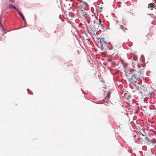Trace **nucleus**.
I'll return each instance as SVG.
<instances>
[{
  "label": "nucleus",
  "mask_w": 156,
  "mask_h": 156,
  "mask_svg": "<svg viewBox=\"0 0 156 156\" xmlns=\"http://www.w3.org/2000/svg\"><path fill=\"white\" fill-rule=\"evenodd\" d=\"M96 20L97 19L94 15H92L89 17V23H92L90 27L94 31L97 30L99 27L98 24L96 23Z\"/></svg>",
  "instance_id": "nucleus-1"
},
{
  "label": "nucleus",
  "mask_w": 156,
  "mask_h": 156,
  "mask_svg": "<svg viewBox=\"0 0 156 156\" xmlns=\"http://www.w3.org/2000/svg\"><path fill=\"white\" fill-rule=\"evenodd\" d=\"M77 9L78 12L79 13H80L83 16L86 18L88 17L87 11L84 8L83 5H79L77 8Z\"/></svg>",
  "instance_id": "nucleus-2"
},
{
  "label": "nucleus",
  "mask_w": 156,
  "mask_h": 156,
  "mask_svg": "<svg viewBox=\"0 0 156 156\" xmlns=\"http://www.w3.org/2000/svg\"><path fill=\"white\" fill-rule=\"evenodd\" d=\"M138 74H133L131 76V80L133 82H136L138 80H139L140 78L144 76L143 73L138 72Z\"/></svg>",
  "instance_id": "nucleus-3"
},
{
  "label": "nucleus",
  "mask_w": 156,
  "mask_h": 156,
  "mask_svg": "<svg viewBox=\"0 0 156 156\" xmlns=\"http://www.w3.org/2000/svg\"><path fill=\"white\" fill-rule=\"evenodd\" d=\"M101 44V50L105 49L107 48V42L105 41V39L104 38H99Z\"/></svg>",
  "instance_id": "nucleus-4"
},
{
  "label": "nucleus",
  "mask_w": 156,
  "mask_h": 156,
  "mask_svg": "<svg viewBox=\"0 0 156 156\" xmlns=\"http://www.w3.org/2000/svg\"><path fill=\"white\" fill-rule=\"evenodd\" d=\"M9 8H10L11 9H15V10L16 11H18V10L16 9V7L13 5L12 4H10L9 5Z\"/></svg>",
  "instance_id": "nucleus-5"
},
{
  "label": "nucleus",
  "mask_w": 156,
  "mask_h": 156,
  "mask_svg": "<svg viewBox=\"0 0 156 156\" xmlns=\"http://www.w3.org/2000/svg\"><path fill=\"white\" fill-rule=\"evenodd\" d=\"M119 27L124 32H126V28L125 27L122 25H120Z\"/></svg>",
  "instance_id": "nucleus-6"
},
{
  "label": "nucleus",
  "mask_w": 156,
  "mask_h": 156,
  "mask_svg": "<svg viewBox=\"0 0 156 156\" xmlns=\"http://www.w3.org/2000/svg\"><path fill=\"white\" fill-rule=\"evenodd\" d=\"M154 3H150L148 5V8H151V10L152 9H153V7L154 6Z\"/></svg>",
  "instance_id": "nucleus-7"
},
{
  "label": "nucleus",
  "mask_w": 156,
  "mask_h": 156,
  "mask_svg": "<svg viewBox=\"0 0 156 156\" xmlns=\"http://www.w3.org/2000/svg\"><path fill=\"white\" fill-rule=\"evenodd\" d=\"M140 132L143 136H145L146 135V133L142 129L140 130Z\"/></svg>",
  "instance_id": "nucleus-8"
},
{
  "label": "nucleus",
  "mask_w": 156,
  "mask_h": 156,
  "mask_svg": "<svg viewBox=\"0 0 156 156\" xmlns=\"http://www.w3.org/2000/svg\"><path fill=\"white\" fill-rule=\"evenodd\" d=\"M108 93L107 94V96L105 98H108L110 97V92L109 90H107Z\"/></svg>",
  "instance_id": "nucleus-9"
},
{
  "label": "nucleus",
  "mask_w": 156,
  "mask_h": 156,
  "mask_svg": "<svg viewBox=\"0 0 156 156\" xmlns=\"http://www.w3.org/2000/svg\"><path fill=\"white\" fill-rule=\"evenodd\" d=\"M65 64L66 66L67 67L69 66L70 65L71 66H72L73 65L71 63H70L69 62H67L65 63Z\"/></svg>",
  "instance_id": "nucleus-10"
},
{
  "label": "nucleus",
  "mask_w": 156,
  "mask_h": 156,
  "mask_svg": "<svg viewBox=\"0 0 156 156\" xmlns=\"http://www.w3.org/2000/svg\"><path fill=\"white\" fill-rule=\"evenodd\" d=\"M101 23H102V22H101V20L100 19H99V23H98V25H102V24H101Z\"/></svg>",
  "instance_id": "nucleus-11"
},
{
  "label": "nucleus",
  "mask_w": 156,
  "mask_h": 156,
  "mask_svg": "<svg viewBox=\"0 0 156 156\" xmlns=\"http://www.w3.org/2000/svg\"><path fill=\"white\" fill-rule=\"evenodd\" d=\"M18 12V13H19V15H20V16L21 17L22 16H23V15H22V14H21V12L19 11L18 10V11H17Z\"/></svg>",
  "instance_id": "nucleus-12"
},
{
  "label": "nucleus",
  "mask_w": 156,
  "mask_h": 156,
  "mask_svg": "<svg viewBox=\"0 0 156 156\" xmlns=\"http://www.w3.org/2000/svg\"><path fill=\"white\" fill-rule=\"evenodd\" d=\"M83 5H86L87 7L88 6V5L87 2H83Z\"/></svg>",
  "instance_id": "nucleus-13"
},
{
  "label": "nucleus",
  "mask_w": 156,
  "mask_h": 156,
  "mask_svg": "<svg viewBox=\"0 0 156 156\" xmlns=\"http://www.w3.org/2000/svg\"><path fill=\"white\" fill-rule=\"evenodd\" d=\"M153 94L154 95V98H156V91L154 92Z\"/></svg>",
  "instance_id": "nucleus-14"
},
{
  "label": "nucleus",
  "mask_w": 156,
  "mask_h": 156,
  "mask_svg": "<svg viewBox=\"0 0 156 156\" xmlns=\"http://www.w3.org/2000/svg\"><path fill=\"white\" fill-rule=\"evenodd\" d=\"M21 18L23 20V21L24 22H25L26 21V20L25 19V18H24V17L23 16H22L21 17Z\"/></svg>",
  "instance_id": "nucleus-15"
},
{
  "label": "nucleus",
  "mask_w": 156,
  "mask_h": 156,
  "mask_svg": "<svg viewBox=\"0 0 156 156\" xmlns=\"http://www.w3.org/2000/svg\"><path fill=\"white\" fill-rule=\"evenodd\" d=\"M0 26L2 27V30L4 29V28L3 27V25L1 23V22H0Z\"/></svg>",
  "instance_id": "nucleus-16"
},
{
  "label": "nucleus",
  "mask_w": 156,
  "mask_h": 156,
  "mask_svg": "<svg viewBox=\"0 0 156 156\" xmlns=\"http://www.w3.org/2000/svg\"><path fill=\"white\" fill-rule=\"evenodd\" d=\"M10 2H14V0H9Z\"/></svg>",
  "instance_id": "nucleus-17"
},
{
  "label": "nucleus",
  "mask_w": 156,
  "mask_h": 156,
  "mask_svg": "<svg viewBox=\"0 0 156 156\" xmlns=\"http://www.w3.org/2000/svg\"><path fill=\"white\" fill-rule=\"evenodd\" d=\"M145 139L147 140H149V138L148 137H145Z\"/></svg>",
  "instance_id": "nucleus-18"
},
{
  "label": "nucleus",
  "mask_w": 156,
  "mask_h": 156,
  "mask_svg": "<svg viewBox=\"0 0 156 156\" xmlns=\"http://www.w3.org/2000/svg\"><path fill=\"white\" fill-rule=\"evenodd\" d=\"M62 34H63L64 33V30H62Z\"/></svg>",
  "instance_id": "nucleus-19"
},
{
  "label": "nucleus",
  "mask_w": 156,
  "mask_h": 156,
  "mask_svg": "<svg viewBox=\"0 0 156 156\" xmlns=\"http://www.w3.org/2000/svg\"><path fill=\"white\" fill-rule=\"evenodd\" d=\"M140 72H142V71H143V70H140Z\"/></svg>",
  "instance_id": "nucleus-20"
}]
</instances>
